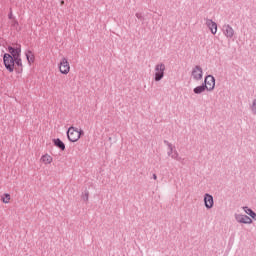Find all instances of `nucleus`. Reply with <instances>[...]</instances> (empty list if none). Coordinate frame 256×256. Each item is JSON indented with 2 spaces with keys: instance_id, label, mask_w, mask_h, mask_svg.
<instances>
[{
  "instance_id": "nucleus-4",
  "label": "nucleus",
  "mask_w": 256,
  "mask_h": 256,
  "mask_svg": "<svg viewBox=\"0 0 256 256\" xmlns=\"http://www.w3.org/2000/svg\"><path fill=\"white\" fill-rule=\"evenodd\" d=\"M202 85L206 86V91H213L215 89V77L213 75H207Z\"/></svg>"
},
{
  "instance_id": "nucleus-19",
  "label": "nucleus",
  "mask_w": 256,
  "mask_h": 256,
  "mask_svg": "<svg viewBox=\"0 0 256 256\" xmlns=\"http://www.w3.org/2000/svg\"><path fill=\"white\" fill-rule=\"evenodd\" d=\"M2 201L4 203H9V201H11V195L9 194H4V197H2Z\"/></svg>"
},
{
  "instance_id": "nucleus-5",
  "label": "nucleus",
  "mask_w": 256,
  "mask_h": 256,
  "mask_svg": "<svg viewBox=\"0 0 256 256\" xmlns=\"http://www.w3.org/2000/svg\"><path fill=\"white\" fill-rule=\"evenodd\" d=\"M191 75H192L194 81H201V79H203V68H201V66H199V65H196L192 69Z\"/></svg>"
},
{
  "instance_id": "nucleus-8",
  "label": "nucleus",
  "mask_w": 256,
  "mask_h": 256,
  "mask_svg": "<svg viewBox=\"0 0 256 256\" xmlns=\"http://www.w3.org/2000/svg\"><path fill=\"white\" fill-rule=\"evenodd\" d=\"M8 51L13 59L21 57V45H17L16 48L8 46Z\"/></svg>"
},
{
  "instance_id": "nucleus-24",
  "label": "nucleus",
  "mask_w": 256,
  "mask_h": 256,
  "mask_svg": "<svg viewBox=\"0 0 256 256\" xmlns=\"http://www.w3.org/2000/svg\"><path fill=\"white\" fill-rule=\"evenodd\" d=\"M136 17L137 19H140V21L144 20L143 15L141 13H136Z\"/></svg>"
},
{
  "instance_id": "nucleus-9",
  "label": "nucleus",
  "mask_w": 256,
  "mask_h": 256,
  "mask_svg": "<svg viewBox=\"0 0 256 256\" xmlns=\"http://www.w3.org/2000/svg\"><path fill=\"white\" fill-rule=\"evenodd\" d=\"M222 31L227 39H233V35H235V30H233V27H231V25L225 24L222 27Z\"/></svg>"
},
{
  "instance_id": "nucleus-18",
  "label": "nucleus",
  "mask_w": 256,
  "mask_h": 256,
  "mask_svg": "<svg viewBox=\"0 0 256 256\" xmlns=\"http://www.w3.org/2000/svg\"><path fill=\"white\" fill-rule=\"evenodd\" d=\"M250 111L253 115H256V98L252 101L250 105Z\"/></svg>"
},
{
  "instance_id": "nucleus-15",
  "label": "nucleus",
  "mask_w": 256,
  "mask_h": 256,
  "mask_svg": "<svg viewBox=\"0 0 256 256\" xmlns=\"http://www.w3.org/2000/svg\"><path fill=\"white\" fill-rule=\"evenodd\" d=\"M55 147H58L61 151H65V143L61 141V139L57 138L53 140Z\"/></svg>"
},
{
  "instance_id": "nucleus-3",
  "label": "nucleus",
  "mask_w": 256,
  "mask_h": 256,
  "mask_svg": "<svg viewBox=\"0 0 256 256\" xmlns=\"http://www.w3.org/2000/svg\"><path fill=\"white\" fill-rule=\"evenodd\" d=\"M67 137L68 140L71 141V143L79 141V130L71 126L67 131Z\"/></svg>"
},
{
  "instance_id": "nucleus-28",
  "label": "nucleus",
  "mask_w": 256,
  "mask_h": 256,
  "mask_svg": "<svg viewBox=\"0 0 256 256\" xmlns=\"http://www.w3.org/2000/svg\"><path fill=\"white\" fill-rule=\"evenodd\" d=\"M15 25H19V22L17 20H14L12 26L15 27Z\"/></svg>"
},
{
  "instance_id": "nucleus-13",
  "label": "nucleus",
  "mask_w": 256,
  "mask_h": 256,
  "mask_svg": "<svg viewBox=\"0 0 256 256\" xmlns=\"http://www.w3.org/2000/svg\"><path fill=\"white\" fill-rule=\"evenodd\" d=\"M25 55L29 65H31V63H35V54H33V51L27 50Z\"/></svg>"
},
{
  "instance_id": "nucleus-2",
  "label": "nucleus",
  "mask_w": 256,
  "mask_h": 256,
  "mask_svg": "<svg viewBox=\"0 0 256 256\" xmlns=\"http://www.w3.org/2000/svg\"><path fill=\"white\" fill-rule=\"evenodd\" d=\"M165 77V64L160 63L155 66V77L154 80L159 82Z\"/></svg>"
},
{
  "instance_id": "nucleus-22",
  "label": "nucleus",
  "mask_w": 256,
  "mask_h": 256,
  "mask_svg": "<svg viewBox=\"0 0 256 256\" xmlns=\"http://www.w3.org/2000/svg\"><path fill=\"white\" fill-rule=\"evenodd\" d=\"M173 146L168 147L169 151H168V156L171 157V155H173Z\"/></svg>"
},
{
  "instance_id": "nucleus-21",
  "label": "nucleus",
  "mask_w": 256,
  "mask_h": 256,
  "mask_svg": "<svg viewBox=\"0 0 256 256\" xmlns=\"http://www.w3.org/2000/svg\"><path fill=\"white\" fill-rule=\"evenodd\" d=\"M83 201H89V192H85V194L82 196Z\"/></svg>"
},
{
  "instance_id": "nucleus-29",
  "label": "nucleus",
  "mask_w": 256,
  "mask_h": 256,
  "mask_svg": "<svg viewBox=\"0 0 256 256\" xmlns=\"http://www.w3.org/2000/svg\"><path fill=\"white\" fill-rule=\"evenodd\" d=\"M153 179L157 180V174H153Z\"/></svg>"
},
{
  "instance_id": "nucleus-7",
  "label": "nucleus",
  "mask_w": 256,
  "mask_h": 256,
  "mask_svg": "<svg viewBox=\"0 0 256 256\" xmlns=\"http://www.w3.org/2000/svg\"><path fill=\"white\" fill-rule=\"evenodd\" d=\"M59 69L62 75H67V73H69V71L71 70V66H69V61H67V58L62 59Z\"/></svg>"
},
{
  "instance_id": "nucleus-23",
  "label": "nucleus",
  "mask_w": 256,
  "mask_h": 256,
  "mask_svg": "<svg viewBox=\"0 0 256 256\" xmlns=\"http://www.w3.org/2000/svg\"><path fill=\"white\" fill-rule=\"evenodd\" d=\"M177 161H179V163H181V165H185V163H186V160H185V158H178V160Z\"/></svg>"
},
{
  "instance_id": "nucleus-14",
  "label": "nucleus",
  "mask_w": 256,
  "mask_h": 256,
  "mask_svg": "<svg viewBox=\"0 0 256 256\" xmlns=\"http://www.w3.org/2000/svg\"><path fill=\"white\" fill-rule=\"evenodd\" d=\"M194 93L196 95H201V93H204V91H207V86L202 84L200 86H197L193 89Z\"/></svg>"
},
{
  "instance_id": "nucleus-27",
  "label": "nucleus",
  "mask_w": 256,
  "mask_h": 256,
  "mask_svg": "<svg viewBox=\"0 0 256 256\" xmlns=\"http://www.w3.org/2000/svg\"><path fill=\"white\" fill-rule=\"evenodd\" d=\"M8 19H13V12L10 10V13L8 15Z\"/></svg>"
},
{
  "instance_id": "nucleus-20",
  "label": "nucleus",
  "mask_w": 256,
  "mask_h": 256,
  "mask_svg": "<svg viewBox=\"0 0 256 256\" xmlns=\"http://www.w3.org/2000/svg\"><path fill=\"white\" fill-rule=\"evenodd\" d=\"M172 159H175L176 161L179 160V152L177 150H174V153L171 155Z\"/></svg>"
},
{
  "instance_id": "nucleus-10",
  "label": "nucleus",
  "mask_w": 256,
  "mask_h": 256,
  "mask_svg": "<svg viewBox=\"0 0 256 256\" xmlns=\"http://www.w3.org/2000/svg\"><path fill=\"white\" fill-rule=\"evenodd\" d=\"M204 205L206 209H213V205H214L213 195L211 194L204 195Z\"/></svg>"
},
{
  "instance_id": "nucleus-12",
  "label": "nucleus",
  "mask_w": 256,
  "mask_h": 256,
  "mask_svg": "<svg viewBox=\"0 0 256 256\" xmlns=\"http://www.w3.org/2000/svg\"><path fill=\"white\" fill-rule=\"evenodd\" d=\"M14 65H16V73H23V62L21 60V56L18 58H14Z\"/></svg>"
},
{
  "instance_id": "nucleus-1",
  "label": "nucleus",
  "mask_w": 256,
  "mask_h": 256,
  "mask_svg": "<svg viewBox=\"0 0 256 256\" xmlns=\"http://www.w3.org/2000/svg\"><path fill=\"white\" fill-rule=\"evenodd\" d=\"M3 61L7 71H9V73H13V71H15V58H13L11 54L5 53L3 56Z\"/></svg>"
},
{
  "instance_id": "nucleus-25",
  "label": "nucleus",
  "mask_w": 256,
  "mask_h": 256,
  "mask_svg": "<svg viewBox=\"0 0 256 256\" xmlns=\"http://www.w3.org/2000/svg\"><path fill=\"white\" fill-rule=\"evenodd\" d=\"M164 144L167 145V147H171L173 146V144H171L169 141L164 140Z\"/></svg>"
},
{
  "instance_id": "nucleus-11",
  "label": "nucleus",
  "mask_w": 256,
  "mask_h": 256,
  "mask_svg": "<svg viewBox=\"0 0 256 256\" xmlns=\"http://www.w3.org/2000/svg\"><path fill=\"white\" fill-rule=\"evenodd\" d=\"M206 26L211 31L212 35L217 33V23L213 22V20L206 19Z\"/></svg>"
},
{
  "instance_id": "nucleus-6",
  "label": "nucleus",
  "mask_w": 256,
  "mask_h": 256,
  "mask_svg": "<svg viewBox=\"0 0 256 256\" xmlns=\"http://www.w3.org/2000/svg\"><path fill=\"white\" fill-rule=\"evenodd\" d=\"M234 217H235L237 223H243L244 225H251V223H253V219H251V217H249L247 215L235 214Z\"/></svg>"
},
{
  "instance_id": "nucleus-17",
  "label": "nucleus",
  "mask_w": 256,
  "mask_h": 256,
  "mask_svg": "<svg viewBox=\"0 0 256 256\" xmlns=\"http://www.w3.org/2000/svg\"><path fill=\"white\" fill-rule=\"evenodd\" d=\"M245 213H247V215H249L252 219H254V221H256V213L255 211H253L251 208L244 206L243 207Z\"/></svg>"
},
{
  "instance_id": "nucleus-16",
  "label": "nucleus",
  "mask_w": 256,
  "mask_h": 256,
  "mask_svg": "<svg viewBox=\"0 0 256 256\" xmlns=\"http://www.w3.org/2000/svg\"><path fill=\"white\" fill-rule=\"evenodd\" d=\"M41 161L45 165H50V163H53V157H51L49 154H45L41 157Z\"/></svg>"
},
{
  "instance_id": "nucleus-26",
  "label": "nucleus",
  "mask_w": 256,
  "mask_h": 256,
  "mask_svg": "<svg viewBox=\"0 0 256 256\" xmlns=\"http://www.w3.org/2000/svg\"><path fill=\"white\" fill-rule=\"evenodd\" d=\"M79 133V139H81V135H85V132L83 130H78Z\"/></svg>"
}]
</instances>
